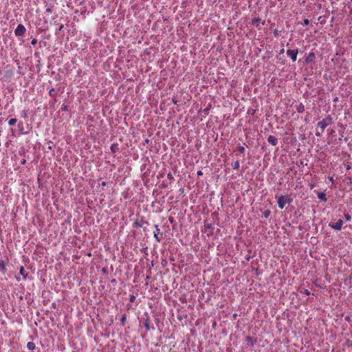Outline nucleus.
<instances>
[{
    "label": "nucleus",
    "instance_id": "1",
    "mask_svg": "<svg viewBox=\"0 0 352 352\" xmlns=\"http://www.w3.org/2000/svg\"><path fill=\"white\" fill-rule=\"evenodd\" d=\"M333 122V120L331 116H327L324 119H322L321 121L318 122L317 127L318 129H320V131H322V132H324L325 128L331 124Z\"/></svg>",
    "mask_w": 352,
    "mask_h": 352
},
{
    "label": "nucleus",
    "instance_id": "2",
    "mask_svg": "<svg viewBox=\"0 0 352 352\" xmlns=\"http://www.w3.org/2000/svg\"><path fill=\"white\" fill-rule=\"evenodd\" d=\"M292 198L289 196L280 195L278 197L277 204L278 206L280 209H283L285 206V204H290L292 201Z\"/></svg>",
    "mask_w": 352,
    "mask_h": 352
},
{
    "label": "nucleus",
    "instance_id": "3",
    "mask_svg": "<svg viewBox=\"0 0 352 352\" xmlns=\"http://www.w3.org/2000/svg\"><path fill=\"white\" fill-rule=\"evenodd\" d=\"M343 226V221L342 219H339L337 222H330L329 223V226L333 230L340 231L342 230Z\"/></svg>",
    "mask_w": 352,
    "mask_h": 352
},
{
    "label": "nucleus",
    "instance_id": "4",
    "mask_svg": "<svg viewBox=\"0 0 352 352\" xmlns=\"http://www.w3.org/2000/svg\"><path fill=\"white\" fill-rule=\"evenodd\" d=\"M26 29L23 24H19L14 30V34L16 36H23L25 33Z\"/></svg>",
    "mask_w": 352,
    "mask_h": 352
},
{
    "label": "nucleus",
    "instance_id": "5",
    "mask_svg": "<svg viewBox=\"0 0 352 352\" xmlns=\"http://www.w3.org/2000/svg\"><path fill=\"white\" fill-rule=\"evenodd\" d=\"M286 53H287V56L291 58V59L292 60L293 62H295L296 60V59H297V55H298V49H296V50H287Z\"/></svg>",
    "mask_w": 352,
    "mask_h": 352
},
{
    "label": "nucleus",
    "instance_id": "6",
    "mask_svg": "<svg viewBox=\"0 0 352 352\" xmlns=\"http://www.w3.org/2000/svg\"><path fill=\"white\" fill-rule=\"evenodd\" d=\"M256 342V339L254 338L251 336H247L245 338V344L248 346H254V344Z\"/></svg>",
    "mask_w": 352,
    "mask_h": 352
},
{
    "label": "nucleus",
    "instance_id": "7",
    "mask_svg": "<svg viewBox=\"0 0 352 352\" xmlns=\"http://www.w3.org/2000/svg\"><path fill=\"white\" fill-rule=\"evenodd\" d=\"M267 142L270 144L276 146L278 144V139L275 136L270 135L267 138Z\"/></svg>",
    "mask_w": 352,
    "mask_h": 352
},
{
    "label": "nucleus",
    "instance_id": "8",
    "mask_svg": "<svg viewBox=\"0 0 352 352\" xmlns=\"http://www.w3.org/2000/svg\"><path fill=\"white\" fill-rule=\"evenodd\" d=\"M314 58H315V54H314V53H313V52H310V53L308 54V56H307V58H306V59H305V62H306L307 63H310V62L313 61V60H314Z\"/></svg>",
    "mask_w": 352,
    "mask_h": 352
},
{
    "label": "nucleus",
    "instance_id": "9",
    "mask_svg": "<svg viewBox=\"0 0 352 352\" xmlns=\"http://www.w3.org/2000/svg\"><path fill=\"white\" fill-rule=\"evenodd\" d=\"M317 197L319 199H320L322 201H327V200L325 193H324L322 192H318Z\"/></svg>",
    "mask_w": 352,
    "mask_h": 352
},
{
    "label": "nucleus",
    "instance_id": "10",
    "mask_svg": "<svg viewBox=\"0 0 352 352\" xmlns=\"http://www.w3.org/2000/svg\"><path fill=\"white\" fill-rule=\"evenodd\" d=\"M6 270V265L4 261H0V271L5 273Z\"/></svg>",
    "mask_w": 352,
    "mask_h": 352
},
{
    "label": "nucleus",
    "instance_id": "11",
    "mask_svg": "<svg viewBox=\"0 0 352 352\" xmlns=\"http://www.w3.org/2000/svg\"><path fill=\"white\" fill-rule=\"evenodd\" d=\"M296 111L300 113L304 112L305 106L302 103L299 104L298 105L296 106Z\"/></svg>",
    "mask_w": 352,
    "mask_h": 352
},
{
    "label": "nucleus",
    "instance_id": "12",
    "mask_svg": "<svg viewBox=\"0 0 352 352\" xmlns=\"http://www.w3.org/2000/svg\"><path fill=\"white\" fill-rule=\"evenodd\" d=\"M231 166L232 167L233 169L234 170H238L240 167V164H239V161L236 160L235 162H233L232 164H231Z\"/></svg>",
    "mask_w": 352,
    "mask_h": 352
},
{
    "label": "nucleus",
    "instance_id": "13",
    "mask_svg": "<svg viewBox=\"0 0 352 352\" xmlns=\"http://www.w3.org/2000/svg\"><path fill=\"white\" fill-rule=\"evenodd\" d=\"M25 270L24 267L21 266L19 270V273L21 275H22L23 276L24 278H26L28 276V274L25 273Z\"/></svg>",
    "mask_w": 352,
    "mask_h": 352
},
{
    "label": "nucleus",
    "instance_id": "14",
    "mask_svg": "<svg viewBox=\"0 0 352 352\" xmlns=\"http://www.w3.org/2000/svg\"><path fill=\"white\" fill-rule=\"evenodd\" d=\"M27 347L29 350H34L35 349V344L33 342H29L27 344Z\"/></svg>",
    "mask_w": 352,
    "mask_h": 352
},
{
    "label": "nucleus",
    "instance_id": "15",
    "mask_svg": "<svg viewBox=\"0 0 352 352\" xmlns=\"http://www.w3.org/2000/svg\"><path fill=\"white\" fill-rule=\"evenodd\" d=\"M49 95L52 97H55L56 96V91L54 89H51L50 91H49Z\"/></svg>",
    "mask_w": 352,
    "mask_h": 352
},
{
    "label": "nucleus",
    "instance_id": "16",
    "mask_svg": "<svg viewBox=\"0 0 352 352\" xmlns=\"http://www.w3.org/2000/svg\"><path fill=\"white\" fill-rule=\"evenodd\" d=\"M16 121H17V120H16V118H11V119H10V120H8V124H9L10 126H12V125H14V124H16Z\"/></svg>",
    "mask_w": 352,
    "mask_h": 352
},
{
    "label": "nucleus",
    "instance_id": "17",
    "mask_svg": "<svg viewBox=\"0 0 352 352\" xmlns=\"http://www.w3.org/2000/svg\"><path fill=\"white\" fill-rule=\"evenodd\" d=\"M118 149V145L117 144H112L111 146V150L112 153H116Z\"/></svg>",
    "mask_w": 352,
    "mask_h": 352
},
{
    "label": "nucleus",
    "instance_id": "18",
    "mask_svg": "<svg viewBox=\"0 0 352 352\" xmlns=\"http://www.w3.org/2000/svg\"><path fill=\"white\" fill-rule=\"evenodd\" d=\"M245 151V147H244V146H239L238 147V151H239V153H241V154H244Z\"/></svg>",
    "mask_w": 352,
    "mask_h": 352
},
{
    "label": "nucleus",
    "instance_id": "19",
    "mask_svg": "<svg viewBox=\"0 0 352 352\" xmlns=\"http://www.w3.org/2000/svg\"><path fill=\"white\" fill-rule=\"evenodd\" d=\"M344 217L346 221H349L351 219V216L349 213H344Z\"/></svg>",
    "mask_w": 352,
    "mask_h": 352
},
{
    "label": "nucleus",
    "instance_id": "20",
    "mask_svg": "<svg viewBox=\"0 0 352 352\" xmlns=\"http://www.w3.org/2000/svg\"><path fill=\"white\" fill-rule=\"evenodd\" d=\"M167 178L171 181H173L174 180V177L173 175V174L171 173H169L168 175H167Z\"/></svg>",
    "mask_w": 352,
    "mask_h": 352
},
{
    "label": "nucleus",
    "instance_id": "21",
    "mask_svg": "<svg viewBox=\"0 0 352 352\" xmlns=\"http://www.w3.org/2000/svg\"><path fill=\"white\" fill-rule=\"evenodd\" d=\"M270 213H271L270 210H265V211L264 212V213H263L264 217H265V218H267V217L270 216Z\"/></svg>",
    "mask_w": 352,
    "mask_h": 352
},
{
    "label": "nucleus",
    "instance_id": "22",
    "mask_svg": "<svg viewBox=\"0 0 352 352\" xmlns=\"http://www.w3.org/2000/svg\"><path fill=\"white\" fill-rule=\"evenodd\" d=\"M126 315H123V316H122L121 319H120V321H121V322L124 324V322H125V321H126Z\"/></svg>",
    "mask_w": 352,
    "mask_h": 352
},
{
    "label": "nucleus",
    "instance_id": "23",
    "mask_svg": "<svg viewBox=\"0 0 352 352\" xmlns=\"http://www.w3.org/2000/svg\"><path fill=\"white\" fill-rule=\"evenodd\" d=\"M309 24V19H306L303 21L302 25L305 26Z\"/></svg>",
    "mask_w": 352,
    "mask_h": 352
},
{
    "label": "nucleus",
    "instance_id": "24",
    "mask_svg": "<svg viewBox=\"0 0 352 352\" xmlns=\"http://www.w3.org/2000/svg\"><path fill=\"white\" fill-rule=\"evenodd\" d=\"M154 237H155V240H156L157 241H158V242H160V238L158 237V234H157L156 232H155V233H154Z\"/></svg>",
    "mask_w": 352,
    "mask_h": 352
},
{
    "label": "nucleus",
    "instance_id": "25",
    "mask_svg": "<svg viewBox=\"0 0 352 352\" xmlns=\"http://www.w3.org/2000/svg\"><path fill=\"white\" fill-rule=\"evenodd\" d=\"M323 133L324 132H322V131H317L316 132V135L318 136V137H320Z\"/></svg>",
    "mask_w": 352,
    "mask_h": 352
},
{
    "label": "nucleus",
    "instance_id": "26",
    "mask_svg": "<svg viewBox=\"0 0 352 352\" xmlns=\"http://www.w3.org/2000/svg\"><path fill=\"white\" fill-rule=\"evenodd\" d=\"M45 12L49 13V14H51V13L52 12V10L50 8H47L45 10Z\"/></svg>",
    "mask_w": 352,
    "mask_h": 352
},
{
    "label": "nucleus",
    "instance_id": "27",
    "mask_svg": "<svg viewBox=\"0 0 352 352\" xmlns=\"http://www.w3.org/2000/svg\"><path fill=\"white\" fill-rule=\"evenodd\" d=\"M155 230H156V233L157 234H159L160 232V229L159 228L158 226L157 225H155Z\"/></svg>",
    "mask_w": 352,
    "mask_h": 352
},
{
    "label": "nucleus",
    "instance_id": "28",
    "mask_svg": "<svg viewBox=\"0 0 352 352\" xmlns=\"http://www.w3.org/2000/svg\"><path fill=\"white\" fill-rule=\"evenodd\" d=\"M144 326H145V327L146 328V329H147V330H149V329H150L149 324H148V323L147 322H146L144 323Z\"/></svg>",
    "mask_w": 352,
    "mask_h": 352
},
{
    "label": "nucleus",
    "instance_id": "29",
    "mask_svg": "<svg viewBox=\"0 0 352 352\" xmlns=\"http://www.w3.org/2000/svg\"><path fill=\"white\" fill-rule=\"evenodd\" d=\"M37 43V40L36 38H34L32 41H31V43L32 45H35L36 43Z\"/></svg>",
    "mask_w": 352,
    "mask_h": 352
},
{
    "label": "nucleus",
    "instance_id": "30",
    "mask_svg": "<svg viewBox=\"0 0 352 352\" xmlns=\"http://www.w3.org/2000/svg\"><path fill=\"white\" fill-rule=\"evenodd\" d=\"M328 179L330 181V182H333V177L332 176H329L328 177Z\"/></svg>",
    "mask_w": 352,
    "mask_h": 352
},
{
    "label": "nucleus",
    "instance_id": "31",
    "mask_svg": "<svg viewBox=\"0 0 352 352\" xmlns=\"http://www.w3.org/2000/svg\"><path fill=\"white\" fill-rule=\"evenodd\" d=\"M305 294L306 295H309V294H310V292H309V291L308 289H305Z\"/></svg>",
    "mask_w": 352,
    "mask_h": 352
},
{
    "label": "nucleus",
    "instance_id": "32",
    "mask_svg": "<svg viewBox=\"0 0 352 352\" xmlns=\"http://www.w3.org/2000/svg\"><path fill=\"white\" fill-rule=\"evenodd\" d=\"M202 174H203V173H202V172H201V170H199V171H198V172H197V175H201Z\"/></svg>",
    "mask_w": 352,
    "mask_h": 352
},
{
    "label": "nucleus",
    "instance_id": "33",
    "mask_svg": "<svg viewBox=\"0 0 352 352\" xmlns=\"http://www.w3.org/2000/svg\"><path fill=\"white\" fill-rule=\"evenodd\" d=\"M134 298H135V297H134L133 296H132L131 297V302H133Z\"/></svg>",
    "mask_w": 352,
    "mask_h": 352
},
{
    "label": "nucleus",
    "instance_id": "34",
    "mask_svg": "<svg viewBox=\"0 0 352 352\" xmlns=\"http://www.w3.org/2000/svg\"><path fill=\"white\" fill-rule=\"evenodd\" d=\"M258 21H259V19H256V20H254V21H253V22H258Z\"/></svg>",
    "mask_w": 352,
    "mask_h": 352
},
{
    "label": "nucleus",
    "instance_id": "35",
    "mask_svg": "<svg viewBox=\"0 0 352 352\" xmlns=\"http://www.w3.org/2000/svg\"><path fill=\"white\" fill-rule=\"evenodd\" d=\"M16 280H18V281H20V280H20V278H18V277H16Z\"/></svg>",
    "mask_w": 352,
    "mask_h": 352
},
{
    "label": "nucleus",
    "instance_id": "36",
    "mask_svg": "<svg viewBox=\"0 0 352 352\" xmlns=\"http://www.w3.org/2000/svg\"><path fill=\"white\" fill-rule=\"evenodd\" d=\"M205 226H206L207 228H210V225H205Z\"/></svg>",
    "mask_w": 352,
    "mask_h": 352
},
{
    "label": "nucleus",
    "instance_id": "37",
    "mask_svg": "<svg viewBox=\"0 0 352 352\" xmlns=\"http://www.w3.org/2000/svg\"><path fill=\"white\" fill-rule=\"evenodd\" d=\"M345 320H349V317H346V318H345Z\"/></svg>",
    "mask_w": 352,
    "mask_h": 352
}]
</instances>
